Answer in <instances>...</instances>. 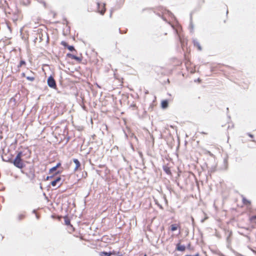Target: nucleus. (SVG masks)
Segmentation results:
<instances>
[{"label":"nucleus","mask_w":256,"mask_h":256,"mask_svg":"<svg viewBox=\"0 0 256 256\" xmlns=\"http://www.w3.org/2000/svg\"><path fill=\"white\" fill-rule=\"evenodd\" d=\"M12 163L16 167L20 169L24 168L26 166L23 162L22 158L17 157H15L14 160H12Z\"/></svg>","instance_id":"obj_1"},{"label":"nucleus","mask_w":256,"mask_h":256,"mask_svg":"<svg viewBox=\"0 0 256 256\" xmlns=\"http://www.w3.org/2000/svg\"><path fill=\"white\" fill-rule=\"evenodd\" d=\"M38 34H37L38 36L36 38V39L37 40L38 38L40 42H41L44 40V37H46V40H47L46 42H48L49 38H48V33L46 31L42 30V29H38Z\"/></svg>","instance_id":"obj_2"},{"label":"nucleus","mask_w":256,"mask_h":256,"mask_svg":"<svg viewBox=\"0 0 256 256\" xmlns=\"http://www.w3.org/2000/svg\"><path fill=\"white\" fill-rule=\"evenodd\" d=\"M47 84L50 88L54 90L57 89L56 82L52 76L50 75L48 77L47 79Z\"/></svg>","instance_id":"obj_3"},{"label":"nucleus","mask_w":256,"mask_h":256,"mask_svg":"<svg viewBox=\"0 0 256 256\" xmlns=\"http://www.w3.org/2000/svg\"><path fill=\"white\" fill-rule=\"evenodd\" d=\"M20 98V94L19 92L16 93L14 96L11 98L9 100V103L12 104V108L16 106V102Z\"/></svg>","instance_id":"obj_4"},{"label":"nucleus","mask_w":256,"mask_h":256,"mask_svg":"<svg viewBox=\"0 0 256 256\" xmlns=\"http://www.w3.org/2000/svg\"><path fill=\"white\" fill-rule=\"evenodd\" d=\"M207 168L208 169V172H214L216 170V164L215 162V161L212 164L210 162L207 164Z\"/></svg>","instance_id":"obj_5"},{"label":"nucleus","mask_w":256,"mask_h":256,"mask_svg":"<svg viewBox=\"0 0 256 256\" xmlns=\"http://www.w3.org/2000/svg\"><path fill=\"white\" fill-rule=\"evenodd\" d=\"M62 178L60 176H57L51 182L50 184L52 186H56L58 184V186L59 187L62 184L60 182Z\"/></svg>","instance_id":"obj_6"},{"label":"nucleus","mask_w":256,"mask_h":256,"mask_svg":"<svg viewBox=\"0 0 256 256\" xmlns=\"http://www.w3.org/2000/svg\"><path fill=\"white\" fill-rule=\"evenodd\" d=\"M12 155L10 154H4L2 156V158L3 161L12 163Z\"/></svg>","instance_id":"obj_7"},{"label":"nucleus","mask_w":256,"mask_h":256,"mask_svg":"<svg viewBox=\"0 0 256 256\" xmlns=\"http://www.w3.org/2000/svg\"><path fill=\"white\" fill-rule=\"evenodd\" d=\"M242 202H243L244 205L247 207L246 209L248 211H250L252 210V208H251L250 201L246 200V198H242Z\"/></svg>","instance_id":"obj_8"},{"label":"nucleus","mask_w":256,"mask_h":256,"mask_svg":"<svg viewBox=\"0 0 256 256\" xmlns=\"http://www.w3.org/2000/svg\"><path fill=\"white\" fill-rule=\"evenodd\" d=\"M186 246L184 245H182L180 242L176 244V250L180 252H184L186 250Z\"/></svg>","instance_id":"obj_9"},{"label":"nucleus","mask_w":256,"mask_h":256,"mask_svg":"<svg viewBox=\"0 0 256 256\" xmlns=\"http://www.w3.org/2000/svg\"><path fill=\"white\" fill-rule=\"evenodd\" d=\"M61 162H58V163H57V164H56V166L52 167V168H50L49 170V174H52L54 172H57L58 170H56L57 168H59L60 166H61Z\"/></svg>","instance_id":"obj_10"},{"label":"nucleus","mask_w":256,"mask_h":256,"mask_svg":"<svg viewBox=\"0 0 256 256\" xmlns=\"http://www.w3.org/2000/svg\"><path fill=\"white\" fill-rule=\"evenodd\" d=\"M64 223H65V224L67 226H70V228H72V229H74V228L72 226L71 224H70V219L67 216H64Z\"/></svg>","instance_id":"obj_11"},{"label":"nucleus","mask_w":256,"mask_h":256,"mask_svg":"<svg viewBox=\"0 0 256 256\" xmlns=\"http://www.w3.org/2000/svg\"><path fill=\"white\" fill-rule=\"evenodd\" d=\"M162 169L167 174L172 175V172L170 170V168L168 166L164 165L162 166Z\"/></svg>","instance_id":"obj_12"},{"label":"nucleus","mask_w":256,"mask_h":256,"mask_svg":"<svg viewBox=\"0 0 256 256\" xmlns=\"http://www.w3.org/2000/svg\"><path fill=\"white\" fill-rule=\"evenodd\" d=\"M192 42L194 46H196L199 50H202V48L196 39H193Z\"/></svg>","instance_id":"obj_13"},{"label":"nucleus","mask_w":256,"mask_h":256,"mask_svg":"<svg viewBox=\"0 0 256 256\" xmlns=\"http://www.w3.org/2000/svg\"><path fill=\"white\" fill-rule=\"evenodd\" d=\"M168 106V100H162L161 102V107L164 108V109H165L166 108H167Z\"/></svg>","instance_id":"obj_14"},{"label":"nucleus","mask_w":256,"mask_h":256,"mask_svg":"<svg viewBox=\"0 0 256 256\" xmlns=\"http://www.w3.org/2000/svg\"><path fill=\"white\" fill-rule=\"evenodd\" d=\"M73 162L76 164V166L74 168V170H76L80 166V163L78 160L77 158H74Z\"/></svg>","instance_id":"obj_15"},{"label":"nucleus","mask_w":256,"mask_h":256,"mask_svg":"<svg viewBox=\"0 0 256 256\" xmlns=\"http://www.w3.org/2000/svg\"><path fill=\"white\" fill-rule=\"evenodd\" d=\"M97 5H98V12L102 15L104 14V12H105V11H106V8H105V4H103V8L102 10H100V2H98L97 3Z\"/></svg>","instance_id":"obj_16"},{"label":"nucleus","mask_w":256,"mask_h":256,"mask_svg":"<svg viewBox=\"0 0 256 256\" xmlns=\"http://www.w3.org/2000/svg\"><path fill=\"white\" fill-rule=\"evenodd\" d=\"M250 220L252 226L256 228V216H253L250 218Z\"/></svg>","instance_id":"obj_17"},{"label":"nucleus","mask_w":256,"mask_h":256,"mask_svg":"<svg viewBox=\"0 0 256 256\" xmlns=\"http://www.w3.org/2000/svg\"><path fill=\"white\" fill-rule=\"evenodd\" d=\"M60 171H57V172H54L53 174H52V175H51V176H47L46 177V178H45V180H50V179H52V178H54V176H55V175H56V174H60Z\"/></svg>","instance_id":"obj_18"},{"label":"nucleus","mask_w":256,"mask_h":256,"mask_svg":"<svg viewBox=\"0 0 256 256\" xmlns=\"http://www.w3.org/2000/svg\"><path fill=\"white\" fill-rule=\"evenodd\" d=\"M24 218H25V214H21L18 216L16 218V220H18V221L20 222V221L22 220H24Z\"/></svg>","instance_id":"obj_19"},{"label":"nucleus","mask_w":256,"mask_h":256,"mask_svg":"<svg viewBox=\"0 0 256 256\" xmlns=\"http://www.w3.org/2000/svg\"><path fill=\"white\" fill-rule=\"evenodd\" d=\"M26 62L24 60H21L20 62V64L18 65L17 68H18V70H20V68L22 67V66L26 65Z\"/></svg>","instance_id":"obj_20"},{"label":"nucleus","mask_w":256,"mask_h":256,"mask_svg":"<svg viewBox=\"0 0 256 256\" xmlns=\"http://www.w3.org/2000/svg\"><path fill=\"white\" fill-rule=\"evenodd\" d=\"M100 256H110V253L107 252H102L100 253Z\"/></svg>","instance_id":"obj_21"},{"label":"nucleus","mask_w":256,"mask_h":256,"mask_svg":"<svg viewBox=\"0 0 256 256\" xmlns=\"http://www.w3.org/2000/svg\"><path fill=\"white\" fill-rule=\"evenodd\" d=\"M110 253L111 255H114L116 256H122V254H120V252H116V251L112 250V251H110L109 252Z\"/></svg>","instance_id":"obj_22"},{"label":"nucleus","mask_w":256,"mask_h":256,"mask_svg":"<svg viewBox=\"0 0 256 256\" xmlns=\"http://www.w3.org/2000/svg\"><path fill=\"white\" fill-rule=\"evenodd\" d=\"M190 27L191 28V30H190V32H192L194 28V25L192 22V14H190Z\"/></svg>","instance_id":"obj_23"},{"label":"nucleus","mask_w":256,"mask_h":256,"mask_svg":"<svg viewBox=\"0 0 256 256\" xmlns=\"http://www.w3.org/2000/svg\"><path fill=\"white\" fill-rule=\"evenodd\" d=\"M67 48L70 51V52H76V50L74 46H70V45H68L67 47Z\"/></svg>","instance_id":"obj_24"},{"label":"nucleus","mask_w":256,"mask_h":256,"mask_svg":"<svg viewBox=\"0 0 256 256\" xmlns=\"http://www.w3.org/2000/svg\"><path fill=\"white\" fill-rule=\"evenodd\" d=\"M178 229V226L176 224H172L170 226V230L172 232L176 231Z\"/></svg>","instance_id":"obj_25"},{"label":"nucleus","mask_w":256,"mask_h":256,"mask_svg":"<svg viewBox=\"0 0 256 256\" xmlns=\"http://www.w3.org/2000/svg\"><path fill=\"white\" fill-rule=\"evenodd\" d=\"M26 78L28 80H30L31 82H33L35 80V78L34 76H26Z\"/></svg>","instance_id":"obj_26"},{"label":"nucleus","mask_w":256,"mask_h":256,"mask_svg":"<svg viewBox=\"0 0 256 256\" xmlns=\"http://www.w3.org/2000/svg\"><path fill=\"white\" fill-rule=\"evenodd\" d=\"M23 152L24 156L25 155H27L28 154L30 156L31 154V151L28 148H26L25 150L23 151Z\"/></svg>","instance_id":"obj_27"},{"label":"nucleus","mask_w":256,"mask_h":256,"mask_svg":"<svg viewBox=\"0 0 256 256\" xmlns=\"http://www.w3.org/2000/svg\"><path fill=\"white\" fill-rule=\"evenodd\" d=\"M23 156H24V152L22 151H20L18 152L16 157H17L18 158H22V157Z\"/></svg>","instance_id":"obj_28"},{"label":"nucleus","mask_w":256,"mask_h":256,"mask_svg":"<svg viewBox=\"0 0 256 256\" xmlns=\"http://www.w3.org/2000/svg\"><path fill=\"white\" fill-rule=\"evenodd\" d=\"M207 153H208L207 154H209L210 156H212V161L214 162L215 161L214 156L212 153H211L210 151H208Z\"/></svg>","instance_id":"obj_29"},{"label":"nucleus","mask_w":256,"mask_h":256,"mask_svg":"<svg viewBox=\"0 0 256 256\" xmlns=\"http://www.w3.org/2000/svg\"><path fill=\"white\" fill-rule=\"evenodd\" d=\"M154 202H155V204L160 208L161 210L164 209L163 206L160 204L158 203V200H154Z\"/></svg>","instance_id":"obj_30"},{"label":"nucleus","mask_w":256,"mask_h":256,"mask_svg":"<svg viewBox=\"0 0 256 256\" xmlns=\"http://www.w3.org/2000/svg\"><path fill=\"white\" fill-rule=\"evenodd\" d=\"M74 54H70V53H68L66 54V56L68 58H71L72 59L74 60Z\"/></svg>","instance_id":"obj_31"},{"label":"nucleus","mask_w":256,"mask_h":256,"mask_svg":"<svg viewBox=\"0 0 256 256\" xmlns=\"http://www.w3.org/2000/svg\"><path fill=\"white\" fill-rule=\"evenodd\" d=\"M60 44L66 48H67L68 46V43L65 41H62Z\"/></svg>","instance_id":"obj_32"},{"label":"nucleus","mask_w":256,"mask_h":256,"mask_svg":"<svg viewBox=\"0 0 256 256\" xmlns=\"http://www.w3.org/2000/svg\"><path fill=\"white\" fill-rule=\"evenodd\" d=\"M74 60H76L77 62H80L82 61V59L81 58L78 56H74Z\"/></svg>","instance_id":"obj_33"},{"label":"nucleus","mask_w":256,"mask_h":256,"mask_svg":"<svg viewBox=\"0 0 256 256\" xmlns=\"http://www.w3.org/2000/svg\"><path fill=\"white\" fill-rule=\"evenodd\" d=\"M176 32L178 35V38H179L180 42L182 44L183 42H182V38L178 34V32L177 31H176Z\"/></svg>","instance_id":"obj_34"},{"label":"nucleus","mask_w":256,"mask_h":256,"mask_svg":"<svg viewBox=\"0 0 256 256\" xmlns=\"http://www.w3.org/2000/svg\"><path fill=\"white\" fill-rule=\"evenodd\" d=\"M119 32L121 34H125L127 32V30L125 31H122L120 28L118 29Z\"/></svg>","instance_id":"obj_35"},{"label":"nucleus","mask_w":256,"mask_h":256,"mask_svg":"<svg viewBox=\"0 0 256 256\" xmlns=\"http://www.w3.org/2000/svg\"><path fill=\"white\" fill-rule=\"evenodd\" d=\"M185 256H200V254L198 253L194 255H186Z\"/></svg>","instance_id":"obj_36"},{"label":"nucleus","mask_w":256,"mask_h":256,"mask_svg":"<svg viewBox=\"0 0 256 256\" xmlns=\"http://www.w3.org/2000/svg\"><path fill=\"white\" fill-rule=\"evenodd\" d=\"M223 162L224 165H227V160L226 159H224Z\"/></svg>","instance_id":"obj_37"},{"label":"nucleus","mask_w":256,"mask_h":256,"mask_svg":"<svg viewBox=\"0 0 256 256\" xmlns=\"http://www.w3.org/2000/svg\"><path fill=\"white\" fill-rule=\"evenodd\" d=\"M190 246H191L190 244H190H188V246H187V248H188V249L190 250Z\"/></svg>","instance_id":"obj_38"},{"label":"nucleus","mask_w":256,"mask_h":256,"mask_svg":"<svg viewBox=\"0 0 256 256\" xmlns=\"http://www.w3.org/2000/svg\"><path fill=\"white\" fill-rule=\"evenodd\" d=\"M21 75H22V77H26V74H25L24 72H22V73L21 74Z\"/></svg>","instance_id":"obj_39"},{"label":"nucleus","mask_w":256,"mask_h":256,"mask_svg":"<svg viewBox=\"0 0 256 256\" xmlns=\"http://www.w3.org/2000/svg\"><path fill=\"white\" fill-rule=\"evenodd\" d=\"M132 137H134L135 139L137 140V138L136 136H134L133 134H132Z\"/></svg>","instance_id":"obj_40"},{"label":"nucleus","mask_w":256,"mask_h":256,"mask_svg":"<svg viewBox=\"0 0 256 256\" xmlns=\"http://www.w3.org/2000/svg\"><path fill=\"white\" fill-rule=\"evenodd\" d=\"M36 218L37 219H39L40 218V216L38 215V214H36Z\"/></svg>","instance_id":"obj_41"},{"label":"nucleus","mask_w":256,"mask_h":256,"mask_svg":"<svg viewBox=\"0 0 256 256\" xmlns=\"http://www.w3.org/2000/svg\"><path fill=\"white\" fill-rule=\"evenodd\" d=\"M226 15H228V7L227 6H226Z\"/></svg>","instance_id":"obj_42"},{"label":"nucleus","mask_w":256,"mask_h":256,"mask_svg":"<svg viewBox=\"0 0 256 256\" xmlns=\"http://www.w3.org/2000/svg\"><path fill=\"white\" fill-rule=\"evenodd\" d=\"M230 234H231V232L229 236L227 237V241H228V240H229V236H230Z\"/></svg>","instance_id":"obj_43"},{"label":"nucleus","mask_w":256,"mask_h":256,"mask_svg":"<svg viewBox=\"0 0 256 256\" xmlns=\"http://www.w3.org/2000/svg\"><path fill=\"white\" fill-rule=\"evenodd\" d=\"M206 219V218H204V219L202 220H201V222H204Z\"/></svg>","instance_id":"obj_44"},{"label":"nucleus","mask_w":256,"mask_h":256,"mask_svg":"<svg viewBox=\"0 0 256 256\" xmlns=\"http://www.w3.org/2000/svg\"><path fill=\"white\" fill-rule=\"evenodd\" d=\"M36 210H32V213H34V214H36Z\"/></svg>","instance_id":"obj_45"},{"label":"nucleus","mask_w":256,"mask_h":256,"mask_svg":"<svg viewBox=\"0 0 256 256\" xmlns=\"http://www.w3.org/2000/svg\"><path fill=\"white\" fill-rule=\"evenodd\" d=\"M112 10H110V16H112Z\"/></svg>","instance_id":"obj_46"},{"label":"nucleus","mask_w":256,"mask_h":256,"mask_svg":"<svg viewBox=\"0 0 256 256\" xmlns=\"http://www.w3.org/2000/svg\"><path fill=\"white\" fill-rule=\"evenodd\" d=\"M30 74H32L33 75H34V73L32 71H30Z\"/></svg>","instance_id":"obj_47"},{"label":"nucleus","mask_w":256,"mask_h":256,"mask_svg":"<svg viewBox=\"0 0 256 256\" xmlns=\"http://www.w3.org/2000/svg\"><path fill=\"white\" fill-rule=\"evenodd\" d=\"M131 106L136 107V104H132L131 105Z\"/></svg>","instance_id":"obj_48"},{"label":"nucleus","mask_w":256,"mask_h":256,"mask_svg":"<svg viewBox=\"0 0 256 256\" xmlns=\"http://www.w3.org/2000/svg\"><path fill=\"white\" fill-rule=\"evenodd\" d=\"M32 178H34V173H32Z\"/></svg>","instance_id":"obj_49"},{"label":"nucleus","mask_w":256,"mask_h":256,"mask_svg":"<svg viewBox=\"0 0 256 256\" xmlns=\"http://www.w3.org/2000/svg\"><path fill=\"white\" fill-rule=\"evenodd\" d=\"M226 166H225L224 168H222V169H224L226 170Z\"/></svg>","instance_id":"obj_50"},{"label":"nucleus","mask_w":256,"mask_h":256,"mask_svg":"<svg viewBox=\"0 0 256 256\" xmlns=\"http://www.w3.org/2000/svg\"><path fill=\"white\" fill-rule=\"evenodd\" d=\"M142 152H140V156H142Z\"/></svg>","instance_id":"obj_51"},{"label":"nucleus","mask_w":256,"mask_h":256,"mask_svg":"<svg viewBox=\"0 0 256 256\" xmlns=\"http://www.w3.org/2000/svg\"><path fill=\"white\" fill-rule=\"evenodd\" d=\"M201 133L202 134H206V133L204 132H202Z\"/></svg>","instance_id":"obj_52"},{"label":"nucleus","mask_w":256,"mask_h":256,"mask_svg":"<svg viewBox=\"0 0 256 256\" xmlns=\"http://www.w3.org/2000/svg\"><path fill=\"white\" fill-rule=\"evenodd\" d=\"M96 85H97L98 87L100 88V86L99 85H98V84H96Z\"/></svg>","instance_id":"obj_53"},{"label":"nucleus","mask_w":256,"mask_h":256,"mask_svg":"<svg viewBox=\"0 0 256 256\" xmlns=\"http://www.w3.org/2000/svg\"><path fill=\"white\" fill-rule=\"evenodd\" d=\"M170 15H173V14L171 12H170Z\"/></svg>","instance_id":"obj_54"},{"label":"nucleus","mask_w":256,"mask_h":256,"mask_svg":"<svg viewBox=\"0 0 256 256\" xmlns=\"http://www.w3.org/2000/svg\"><path fill=\"white\" fill-rule=\"evenodd\" d=\"M125 135H126V137H128V135H127V134H126V133H125Z\"/></svg>","instance_id":"obj_55"},{"label":"nucleus","mask_w":256,"mask_h":256,"mask_svg":"<svg viewBox=\"0 0 256 256\" xmlns=\"http://www.w3.org/2000/svg\"><path fill=\"white\" fill-rule=\"evenodd\" d=\"M40 188L41 189H42V186H40Z\"/></svg>","instance_id":"obj_56"},{"label":"nucleus","mask_w":256,"mask_h":256,"mask_svg":"<svg viewBox=\"0 0 256 256\" xmlns=\"http://www.w3.org/2000/svg\"><path fill=\"white\" fill-rule=\"evenodd\" d=\"M200 80V78L198 79V81Z\"/></svg>","instance_id":"obj_57"},{"label":"nucleus","mask_w":256,"mask_h":256,"mask_svg":"<svg viewBox=\"0 0 256 256\" xmlns=\"http://www.w3.org/2000/svg\"><path fill=\"white\" fill-rule=\"evenodd\" d=\"M177 185L179 186V183L178 182H177Z\"/></svg>","instance_id":"obj_58"},{"label":"nucleus","mask_w":256,"mask_h":256,"mask_svg":"<svg viewBox=\"0 0 256 256\" xmlns=\"http://www.w3.org/2000/svg\"><path fill=\"white\" fill-rule=\"evenodd\" d=\"M226 110H228V108H226Z\"/></svg>","instance_id":"obj_59"},{"label":"nucleus","mask_w":256,"mask_h":256,"mask_svg":"<svg viewBox=\"0 0 256 256\" xmlns=\"http://www.w3.org/2000/svg\"><path fill=\"white\" fill-rule=\"evenodd\" d=\"M192 220L193 221L194 220V218H192Z\"/></svg>","instance_id":"obj_60"}]
</instances>
